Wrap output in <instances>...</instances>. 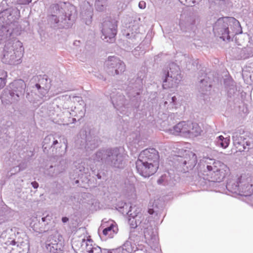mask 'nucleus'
I'll return each instance as SVG.
<instances>
[{
    "instance_id": "f257e3e1",
    "label": "nucleus",
    "mask_w": 253,
    "mask_h": 253,
    "mask_svg": "<svg viewBox=\"0 0 253 253\" xmlns=\"http://www.w3.org/2000/svg\"><path fill=\"white\" fill-rule=\"evenodd\" d=\"M198 178L195 185L203 190L220 191V182L229 173V168L222 162L204 158L198 165Z\"/></svg>"
},
{
    "instance_id": "f03ea898",
    "label": "nucleus",
    "mask_w": 253,
    "mask_h": 253,
    "mask_svg": "<svg viewBox=\"0 0 253 253\" xmlns=\"http://www.w3.org/2000/svg\"><path fill=\"white\" fill-rule=\"evenodd\" d=\"M126 155L121 148L103 149L93 156L94 162H101L112 168L123 169L126 163Z\"/></svg>"
},
{
    "instance_id": "7ed1b4c3",
    "label": "nucleus",
    "mask_w": 253,
    "mask_h": 253,
    "mask_svg": "<svg viewBox=\"0 0 253 253\" xmlns=\"http://www.w3.org/2000/svg\"><path fill=\"white\" fill-rule=\"evenodd\" d=\"M213 31L215 36L224 41H228L234 35L242 33L239 22L232 17L219 18L213 26Z\"/></svg>"
},
{
    "instance_id": "20e7f679",
    "label": "nucleus",
    "mask_w": 253,
    "mask_h": 253,
    "mask_svg": "<svg viewBox=\"0 0 253 253\" xmlns=\"http://www.w3.org/2000/svg\"><path fill=\"white\" fill-rule=\"evenodd\" d=\"M139 211H137V216L131 217L132 218L129 219L130 226L132 228H135L139 226L140 228L144 229V236L146 240V243L150 246L151 248H156L158 247L159 238L157 232H154L150 219H145L140 221L138 218L140 216L138 215Z\"/></svg>"
},
{
    "instance_id": "39448f33",
    "label": "nucleus",
    "mask_w": 253,
    "mask_h": 253,
    "mask_svg": "<svg viewBox=\"0 0 253 253\" xmlns=\"http://www.w3.org/2000/svg\"><path fill=\"white\" fill-rule=\"evenodd\" d=\"M23 52L24 48L21 42L16 40L12 42H8L4 47L1 61L7 64H18L21 62Z\"/></svg>"
},
{
    "instance_id": "423d86ee",
    "label": "nucleus",
    "mask_w": 253,
    "mask_h": 253,
    "mask_svg": "<svg viewBox=\"0 0 253 253\" xmlns=\"http://www.w3.org/2000/svg\"><path fill=\"white\" fill-rule=\"evenodd\" d=\"M169 131L175 135L196 137L201 134L202 129L197 123L182 121L169 128Z\"/></svg>"
},
{
    "instance_id": "0eeeda50",
    "label": "nucleus",
    "mask_w": 253,
    "mask_h": 253,
    "mask_svg": "<svg viewBox=\"0 0 253 253\" xmlns=\"http://www.w3.org/2000/svg\"><path fill=\"white\" fill-rule=\"evenodd\" d=\"M172 151L177 157L178 165L182 167L181 171L186 172L192 169L197 163V156L195 153L190 151H186L181 148H174Z\"/></svg>"
},
{
    "instance_id": "6e6552de",
    "label": "nucleus",
    "mask_w": 253,
    "mask_h": 253,
    "mask_svg": "<svg viewBox=\"0 0 253 253\" xmlns=\"http://www.w3.org/2000/svg\"><path fill=\"white\" fill-rule=\"evenodd\" d=\"M169 69L163 72V87L164 89L176 87L182 80L180 68L174 63L169 64Z\"/></svg>"
},
{
    "instance_id": "1a4fd4ad",
    "label": "nucleus",
    "mask_w": 253,
    "mask_h": 253,
    "mask_svg": "<svg viewBox=\"0 0 253 253\" xmlns=\"http://www.w3.org/2000/svg\"><path fill=\"white\" fill-rule=\"evenodd\" d=\"M232 139L234 145L238 148L241 146L243 149L239 148L240 151H250L253 154V135L249 132H245L241 130L237 131L233 133Z\"/></svg>"
},
{
    "instance_id": "9d476101",
    "label": "nucleus",
    "mask_w": 253,
    "mask_h": 253,
    "mask_svg": "<svg viewBox=\"0 0 253 253\" xmlns=\"http://www.w3.org/2000/svg\"><path fill=\"white\" fill-rule=\"evenodd\" d=\"M65 147L63 150L60 152H57V148H60L61 146L57 139V136L53 134H50L46 136L42 141V149L45 154L55 155L56 157H62L66 152L67 148V140L64 141Z\"/></svg>"
},
{
    "instance_id": "9b49d317",
    "label": "nucleus",
    "mask_w": 253,
    "mask_h": 253,
    "mask_svg": "<svg viewBox=\"0 0 253 253\" xmlns=\"http://www.w3.org/2000/svg\"><path fill=\"white\" fill-rule=\"evenodd\" d=\"M110 98L114 107L117 110L123 115L128 116L133 106L132 103H126L121 91L115 89V91L110 94Z\"/></svg>"
},
{
    "instance_id": "f8f14e48",
    "label": "nucleus",
    "mask_w": 253,
    "mask_h": 253,
    "mask_svg": "<svg viewBox=\"0 0 253 253\" xmlns=\"http://www.w3.org/2000/svg\"><path fill=\"white\" fill-rule=\"evenodd\" d=\"M117 21L115 20H105L102 23V39L105 42H113L117 34Z\"/></svg>"
},
{
    "instance_id": "ddd939ff",
    "label": "nucleus",
    "mask_w": 253,
    "mask_h": 253,
    "mask_svg": "<svg viewBox=\"0 0 253 253\" xmlns=\"http://www.w3.org/2000/svg\"><path fill=\"white\" fill-rule=\"evenodd\" d=\"M108 73L112 76L122 74L126 70L125 63L115 56H109L105 62Z\"/></svg>"
},
{
    "instance_id": "4468645a",
    "label": "nucleus",
    "mask_w": 253,
    "mask_h": 253,
    "mask_svg": "<svg viewBox=\"0 0 253 253\" xmlns=\"http://www.w3.org/2000/svg\"><path fill=\"white\" fill-rule=\"evenodd\" d=\"M75 143L78 148H84L86 150H93L98 146L97 140L94 137L87 135L85 129L81 130Z\"/></svg>"
},
{
    "instance_id": "2eb2a0df",
    "label": "nucleus",
    "mask_w": 253,
    "mask_h": 253,
    "mask_svg": "<svg viewBox=\"0 0 253 253\" xmlns=\"http://www.w3.org/2000/svg\"><path fill=\"white\" fill-rule=\"evenodd\" d=\"M81 250L83 253H125L120 248L112 251L105 249L101 250L98 246L93 244L91 239H83L81 245Z\"/></svg>"
},
{
    "instance_id": "dca6fc26",
    "label": "nucleus",
    "mask_w": 253,
    "mask_h": 253,
    "mask_svg": "<svg viewBox=\"0 0 253 253\" xmlns=\"http://www.w3.org/2000/svg\"><path fill=\"white\" fill-rule=\"evenodd\" d=\"M72 15L70 14L66 13L57 16L55 15H51L49 18L51 26L54 28L61 29L68 28L70 27L74 21Z\"/></svg>"
},
{
    "instance_id": "f3484780",
    "label": "nucleus",
    "mask_w": 253,
    "mask_h": 253,
    "mask_svg": "<svg viewBox=\"0 0 253 253\" xmlns=\"http://www.w3.org/2000/svg\"><path fill=\"white\" fill-rule=\"evenodd\" d=\"M143 78L141 75L136 79H132L129 81L127 84L125 85L126 87H124L130 99L140 95L143 85Z\"/></svg>"
},
{
    "instance_id": "a211bd4d",
    "label": "nucleus",
    "mask_w": 253,
    "mask_h": 253,
    "mask_svg": "<svg viewBox=\"0 0 253 253\" xmlns=\"http://www.w3.org/2000/svg\"><path fill=\"white\" fill-rule=\"evenodd\" d=\"M135 165L137 172L144 177H149L154 174L158 169L156 165H152L139 158L136 161Z\"/></svg>"
},
{
    "instance_id": "6ab92c4d",
    "label": "nucleus",
    "mask_w": 253,
    "mask_h": 253,
    "mask_svg": "<svg viewBox=\"0 0 253 253\" xmlns=\"http://www.w3.org/2000/svg\"><path fill=\"white\" fill-rule=\"evenodd\" d=\"M9 94L14 101H18L19 97L24 95L26 84L22 80L14 81L10 84Z\"/></svg>"
},
{
    "instance_id": "aec40b11",
    "label": "nucleus",
    "mask_w": 253,
    "mask_h": 253,
    "mask_svg": "<svg viewBox=\"0 0 253 253\" xmlns=\"http://www.w3.org/2000/svg\"><path fill=\"white\" fill-rule=\"evenodd\" d=\"M45 247L50 253H60L63 248V242L59 237L50 236L45 242Z\"/></svg>"
},
{
    "instance_id": "412c9836",
    "label": "nucleus",
    "mask_w": 253,
    "mask_h": 253,
    "mask_svg": "<svg viewBox=\"0 0 253 253\" xmlns=\"http://www.w3.org/2000/svg\"><path fill=\"white\" fill-rule=\"evenodd\" d=\"M138 158L152 165H156L159 168V155L158 152L154 148L145 149L141 152Z\"/></svg>"
},
{
    "instance_id": "4be33fe9",
    "label": "nucleus",
    "mask_w": 253,
    "mask_h": 253,
    "mask_svg": "<svg viewBox=\"0 0 253 253\" xmlns=\"http://www.w3.org/2000/svg\"><path fill=\"white\" fill-rule=\"evenodd\" d=\"M232 52L235 59L238 60L245 59L253 56V46L252 44L250 43V45L244 48H234Z\"/></svg>"
},
{
    "instance_id": "5701e85b",
    "label": "nucleus",
    "mask_w": 253,
    "mask_h": 253,
    "mask_svg": "<svg viewBox=\"0 0 253 253\" xmlns=\"http://www.w3.org/2000/svg\"><path fill=\"white\" fill-rule=\"evenodd\" d=\"M76 101L80 103V105H81L82 103H83L82 108L79 110L80 109L79 107L77 108L75 107L74 110H71V112L67 110L65 111L63 113L67 116L70 115L73 117H77L79 120H80L81 119L83 118L85 115V110L84 108L85 105L84 104V101L81 97H76Z\"/></svg>"
},
{
    "instance_id": "b1692460",
    "label": "nucleus",
    "mask_w": 253,
    "mask_h": 253,
    "mask_svg": "<svg viewBox=\"0 0 253 253\" xmlns=\"http://www.w3.org/2000/svg\"><path fill=\"white\" fill-rule=\"evenodd\" d=\"M103 235L109 238H112L118 231L116 223L113 220L108 221L102 224Z\"/></svg>"
},
{
    "instance_id": "393cba45",
    "label": "nucleus",
    "mask_w": 253,
    "mask_h": 253,
    "mask_svg": "<svg viewBox=\"0 0 253 253\" xmlns=\"http://www.w3.org/2000/svg\"><path fill=\"white\" fill-rule=\"evenodd\" d=\"M93 11L92 7L89 4L88 2L85 3L82 9L81 18L83 21L87 25H90L92 22Z\"/></svg>"
},
{
    "instance_id": "a878e982",
    "label": "nucleus",
    "mask_w": 253,
    "mask_h": 253,
    "mask_svg": "<svg viewBox=\"0 0 253 253\" xmlns=\"http://www.w3.org/2000/svg\"><path fill=\"white\" fill-rule=\"evenodd\" d=\"M177 98L175 96L169 94L160 104L163 109L171 110L177 107Z\"/></svg>"
},
{
    "instance_id": "bb28decb",
    "label": "nucleus",
    "mask_w": 253,
    "mask_h": 253,
    "mask_svg": "<svg viewBox=\"0 0 253 253\" xmlns=\"http://www.w3.org/2000/svg\"><path fill=\"white\" fill-rule=\"evenodd\" d=\"M36 218L37 220L39 221V225L35 227L36 229H39L41 232H45L50 229V224L52 219L51 215L47 214L45 216L42 217L41 219H38V217H36Z\"/></svg>"
},
{
    "instance_id": "cd10ccee",
    "label": "nucleus",
    "mask_w": 253,
    "mask_h": 253,
    "mask_svg": "<svg viewBox=\"0 0 253 253\" xmlns=\"http://www.w3.org/2000/svg\"><path fill=\"white\" fill-rule=\"evenodd\" d=\"M122 211L121 212L124 215H127L129 217L137 216V212L139 211V210H136L134 207L130 206L129 204L126 203V206H124L122 208Z\"/></svg>"
},
{
    "instance_id": "c85d7f7f",
    "label": "nucleus",
    "mask_w": 253,
    "mask_h": 253,
    "mask_svg": "<svg viewBox=\"0 0 253 253\" xmlns=\"http://www.w3.org/2000/svg\"><path fill=\"white\" fill-rule=\"evenodd\" d=\"M230 141L229 138L224 137L222 135H220L216 137L214 141V143L216 146L223 149H225L229 146Z\"/></svg>"
},
{
    "instance_id": "c756f323",
    "label": "nucleus",
    "mask_w": 253,
    "mask_h": 253,
    "mask_svg": "<svg viewBox=\"0 0 253 253\" xmlns=\"http://www.w3.org/2000/svg\"><path fill=\"white\" fill-rule=\"evenodd\" d=\"M200 87L202 88L203 91L210 90L211 87V81L207 75L205 76L204 78L200 79Z\"/></svg>"
},
{
    "instance_id": "7c9ffc66",
    "label": "nucleus",
    "mask_w": 253,
    "mask_h": 253,
    "mask_svg": "<svg viewBox=\"0 0 253 253\" xmlns=\"http://www.w3.org/2000/svg\"><path fill=\"white\" fill-rule=\"evenodd\" d=\"M157 183L161 185H171L173 184L171 181L169 173L162 175L157 180Z\"/></svg>"
},
{
    "instance_id": "2f4dec72",
    "label": "nucleus",
    "mask_w": 253,
    "mask_h": 253,
    "mask_svg": "<svg viewBox=\"0 0 253 253\" xmlns=\"http://www.w3.org/2000/svg\"><path fill=\"white\" fill-rule=\"evenodd\" d=\"M153 208H149L148 209V213L152 215L153 217L154 216V220L157 221L159 220L160 217L161 216V212L160 211L157 210L156 206H153Z\"/></svg>"
},
{
    "instance_id": "473e14b6",
    "label": "nucleus",
    "mask_w": 253,
    "mask_h": 253,
    "mask_svg": "<svg viewBox=\"0 0 253 253\" xmlns=\"http://www.w3.org/2000/svg\"><path fill=\"white\" fill-rule=\"evenodd\" d=\"M129 32L126 34V37L129 39H136L139 35V31L136 25H133L131 29H128Z\"/></svg>"
},
{
    "instance_id": "72a5a7b5",
    "label": "nucleus",
    "mask_w": 253,
    "mask_h": 253,
    "mask_svg": "<svg viewBox=\"0 0 253 253\" xmlns=\"http://www.w3.org/2000/svg\"><path fill=\"white\" fill-rule=\"evenodd\" d=\"M85 164L80 161H76L74 163V166L76 169L79 170V171L83 173H87L88 171V168L85 167Z\"/></svg>"
},
{
    "instance_id": "f704fd0d",
    "label": "nucleus",
    "mask_w": 253,
    "mask_h": 253,
    "mask_svg": "<svg viewBox=\"0 0 253 253\" xmlns=\"http://www.w3.org/2000/svg\"><path fill=\"white\" fill-rule=\"evenodd\" d=\"M7 73L4 70H0V90L6 84Z\"/></svg>"
},
{
    "instance_id": "c9c22d12",
    "label": "nucleus",
    "mask_w": 253,
    "mask_h": 253,
    "mask_svg": "<svg viewBox=\"0 0 253 253\" xmlns=\"http://www.w3.org/2000/svg\"><path fill=\"white\" fill-rule=\"evenodd\" d=\"M125 253H131L133 251L131 244L129 241H126L121 247H119Z\"/></svg>"
},
{
    "instance_id": "e433bc0d",
    "label": "nucleus",
    "mask_w": 253,
    "mask_h": 253,
    "mask_svg": "<svg viewBox=\"0 0 253 253\" xmlns=\"http://www.w3.org/2000/svg\"><path fill=\"white\" fill-rule=\"evenodd\" d=\"M106 0H95V6L98 11L103 10Z\"/></svg>"
},
{
    "instance_id": "4c0bfd02",
    "label": "nucleus",
    "mask_w": 253,
    "mask_h": 253,
    "mask_svg": "<svg viewBox=\"0 0 253 253\" xmlns=\"http://www.w3.org/2000/svg\"><path fill=\"white\" fill-rule=\"evenodd\" d=\"M126 190L128 196L133 198L136 196V191L134 184H129Z\"/></svg>"
},
{
    "instance_id": "58836bf2",
    "label": "nucleus",
    "mask_w": 253,
    "mask_h": 253,
    "mask_svg": "<svg viewBox=\"0 0 253 253\" xmlns=\"http://www.w3.org/2000/svg\"><path fill=\"white\" fill-rule=\"evenodd\" d=\"M16 231V228H7L5 231H3L1 234V237H6V233H8V234H10L11 233H15Z\"/></svg>"
},
{
    "instance_id": "ea45409f",
    "label": "nucleus",
    "mask_w": 253,
    "mask_h": 253,
    "mask_svg": "<svg viewBox=\"0 0 253 253\" xmlns=\"http://www.w3.org/2000/svg\"><path fill=\"white\" fill-rule=\"evenodd\" d=\"M35 87L39 91V92H41L42 95L44 96L46 93V90L45 89L44 87H42L40 84H35Z\"/></svg>"
},
{
    "instance_id": "a19ab883",
    "label": "nucleus",
    "mask_w": 253,
    "mask_h": 253,
    "mask_svg": "<svg viewBox=\"0 0 253 253\" xmlns=\"http://www.w3.org/2000/svg\"><path fill=\"white\" fill-rule=\"evenodd\" d=\"M124 206H126V203L124 202H120L117 203L116 209L118 211L120 212L121 211H123L122 208H123Z\"/></svg>"
},
{
    "instance_id": "79ce46f5",
    "label": "nucleus",
    "mask_w": 253,
    "mask_h": 253,
    "mask_svg": "<svg viewBox=\"0 0 253 253\" xmlns=\"http://www.w3.org/2000/svg\"><path fill=\"white\" fill-rule=\"evenodd\" d=\"M32 1V0H18V2L20 4H28Z\"/></svg>"
},
{
    "instance_id": "37998d69",
    "label": "nucleus",
    "mask_w": 253,
    "mask_h": 253,
    "mask_svg": "<svg viewBox=\"0 0 253 253\" xmlns=\"http://www.w3.org/2000/svg\"><path fill=\"white\" fill-rule=\"evenodd\" d=\"M12 126V122L9 121H6L5 124V128L8 129Z\"/></svg>"
},
{
    "instance_id": "c03bdc74",
    "label": "nucleus",
    "mask_w": 253,
    "mask_h": 253,
    "mask_svg": "<svg viewBox=\"0 0 253 253\" xmlns=\"http://www.w3.org/2000/svg\"><path fill=\"white\" fill-rule=\"evenodd\" d=\"M138 6L141 9H143L146 6V3L144 1H141L139 2Z\"/></svg>"
},
{
    "instance_id": "a18cd8bd",
    "label": "nucleus",
    "mask_w": 253,
    "mask_h": 253,
    "mask_svg": "<svg viewBox=\"0 0 253 253\" xmlns=\"http://www.w3.org/2000/svg\"><path fill=\"white\" fill-rule=\"evenodd\" d=\"M31 185H32L33 187L35 189H37L39 187V183L36 181H33L31 183Z\"/></svg>"
},
{
    "instance_id": "49530a36",
    "label": "nucleus",
    "mask_w": 253,
    "mask_h": 253,
    "mask_svg": "<svg viewBox=\"0 0 253 253\" xmlns=\"http://www.w3.org/2000/svg\"><path fill=\"white\" fill-rule=\"evenodd\" d=\"M8 245L15 246L16 244V242L15 241V240H12L11 241H8Z\"/></svg>"
},
{
    "instance_id": "de8ad7c7",
    "label": "nucleus",
    "mask_w": 253,
    "mask_h": 253,
    "mask_svg": "<svg viewBox=\"0 0 253 253\" xmlns=\"http://www.w3.org/2000/svg\"><path fill=\"white\" fill-rule=\"evenodd\" d=\"M69 221V218L67 217H63L62 218V221L63 223H66Z\"/></svg>"
},
{
    "instance_id": "09e8293b",
    "label": "nucleus",
    "mask_w": 253,
    "mask_h": 253,
    "mask_svg": "<svg viewBox=\"0 0 253 253\" xmlns=\"http://www.w3.org/2000/svg\"><path fill=\"white\" fill-rule=\"evenodd\" d=\"M66 168V166H64L63 168H61V169H59V171L56 173V174H57L59 173H60V172H62L63 171L65 170Z\"/></svg>"
},
{
    "instance_id": "8fccbe9b",
    "label": "nucleus",
    "mask_w": 253,
    "mask_h": 253,
    "mask_svg": "<svg viewBox=\"0 0 253 253\" xmlns=\"http://www.w3.org/2000/svg\"><path fill=\"white\" fill-rule=\"evenodd\" d=\"M96 175L98 179H100L102 177L101 175L99 173H97Z\"/></svg>"
},
{
    "instance_id": "3c124183",
    "label": "nucleus",
    "mask_w": 253,
    "mask_h": 253,
    "mask_svg": "<svg viewBox=\"0 0 253 253\" xmlns=\"http://www.w3.org/2000/svg\"><path fill=\"white\" fill-rule=\"evenodd\" d=\"M181 2L183 3V4H184V5H188L186 0H185V3H184L183 1H182V0H181Z\"/></svg>"
},
{
    "instance_id": "603ef678",
    "label": "nucleus",
    "mask_w": 253,
    "mask_h": 253,
    "mask_svg": "<svg viewBox=\"0 0 253 253\" xmlns=\"http://www.w3.org/2000/svg\"><path fill=\"white\" fill-rule=\"evenodd\" d=\"M137 50V49H135L134 50L132 51V52H133V54L134 55H136V53H135V52Z\"/></svg>"
},
{
    "instance_id": "864d4df0",
    "label": "nucleus",
    "mask_w": 253,
    "mask_h": 253,
    "mask_svg": "<svg viewBox=\"0 0 253 253\" xmlns=\"http://www.w3.org/2000/svg\"><path fill=\"white\" fill-rule=\"evenodd\" d=\"M72 121H73V122L74 123V122H75L76 121V118H73L72 119Z\"/></svg>"
},
{
    "instance_id": "5fc2aeb1",
    "label": "nucleus",
    "mask_w": 253,
    "mask_h": 253,
    "mask_svg": "<svg viewBox=\"0 0 253 253\" xmlns=\"http://www.w3.org/2000/svg\"><path fill=\"white\" fill-rule=\"evenodd\" d=\"M136 141V140H135V141L134 142V143H135ZM132 143H133V142H132Z\"/></svg>"
},
{
    "instance_id": "6e6d98bb",
    "label": "nucleus",
    "mask_w": 253,
    "mask_h": 253,
    "mask_svg": "<svg viewBox=\"0 0 253 253\" xmlns=\"http://www.w3.org/2000/svg\"><path fill=\"white\" fill-rule=\"evenodd\" d=\"M53 168V166H51L50 167V169H51V168Z\"/></svg>"
},
{
    "instance_id": "4d7b16f0",
    "label": "nucleus",
    "mask_w": 253,
    "mask_h": 253,
    "mask_svg": "<svg viewBox=\"0 0 253 253\" xmlns=\"http://www.w3.org/2000/svg\"><path fill=\"white\" fill-rule=\"evenodd\" d=\"M92 172H93L94 174H95V172L94 171V170H92Z\"/></svg>"
},
{
    "instance_id": "13d9d810",
    "label": "nucleus",
    "mask_w": 253,
    "mask_h": 253,
    "mask_svg": "<svg viewBox=\"0 0 253 253\" xmlns=\"http://www.w3.org/2000/svg\"><path fill=\"white\" fill-rule=\"evenodd\" d=\"M76 182V183H78L79 181H78V180H77Z\"/></svg>"
}]
</instances>
